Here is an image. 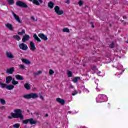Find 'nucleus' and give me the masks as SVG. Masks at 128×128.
<instances>
[{
	"label": "nucleus",
	"instance_id": "1",
	"mask_svg": "<svg viewBox=\"0 0 128 128\" xmlns=\"http://www.w3.org/2000/svg\"><path fill=\"white\" fill-rule=\"evenodd\" d=\"M108 96L104 94H99L96 98V102L102 103L108 102Z\"/></svg>",
	"mask_w": 128,
	"mask_h": 128
},
{
	"label": "nucleus",
	"instance_id": "2",
	"mask_svg": "<svg viewBox=\"0 0 128 128\" xmlns=\"http://www.w3.org/2000/svg\"><path fill=\"white\" fill-rule=\"evenodd\" d=\"M23 98L26 100H31V98H32L33 100H36V98H38L40 96H38V94H36L31 93L28 94L24 95Z\"/></svg>",
	"mask_w": 128,
	"mask_h": 128
},
{
	"label": "nucleus",
	"instance_id": "3",
	"mask_svg": "<svg viewBox=\"0 0 128 128\" xmlns=\"http://www.w3.org/2000/svg\"><path fill=\"white\" fill-rule=\"evenodd\" d=\"M30 122V124H38V121L34 120V118H30L28 120H24L23 124H28Z\"/></svg>",
	"mask_w": 128,
	"mask_h": 128
},
{
	"label": "nucleus",
	"instance_id": "4",
	"mask_svg": "<svg viewBox=\"0 0 128 128\" xmlns=\"http://www.w3.org/2000/svg\"><path fill=\"white\" fill-rule=\"evenodd\" d=\"M16 118H20V120H22L24 118V116L22 115V110H16Z\"/></svg>",
	"mask_w": 128,
	"mask_h": 128
},
{
	"label": "nucleus",
	"instance_id": "5",
	"mask_svg": "<svg viewBox=\"0 0 128 128\" xmlns=\"http://www.w3.org/2000/svg\"><path fill=\"white\" fill-rule=\"evenodd\" d=\"M55 12L58 16H62L64 14V10H60V8L58 6H56L54 8Z\"/></svg>",
	"mask_w": 128,
	"mask_h": 128
},
{
	"label": "nucleus",
	"instance_id": "6",
	"mask_svg": "<svg viewBox=\"0 0 128 128\" xmlns=\"http://www.w3.org/2000/svg\"><path fill=\"white\" fill-rule=\"evenodd\" d=\"M16 4L18 6H20V8H28V4H26V3L22 2H17Z\"/></svg>",
	"mask_w": 128,
	"mask_h": 128
},
{
	"label": "nucleus",
	"instance_id": "7",
	"mask_svg": "<svg viewBox=\"0 0 128 128\" xmlns=\"http://www.w3.org/2000/svg\"><path fill=\"white\" fill-rule=\"evenodd\" d=\"M30 50L32 52H34L35 50H36V44L32 42H30Z\"/></svg>",
	"mask_w": 128,
	"mask_h": 128
},
{
	"label": "nucleus",
	"instance_id": "8",
	"mask_svg": "<svg viewBox=\"0 0 128 128\" xmlns=\"http://www.w3.org/2000/svg\"><path fill=\"white\" fill-rule=\"evenodd\" d=\"M5 26H6V27L7 28H8V30H10L11 32H14V26H12V24L10 23H8L6 24Z\"/></svg>",
	"mask_w": 128,
	"mask_h": 128
},
{
	"label": "nucleus",
	"instance_id": "9",
	"mask_svg": "<svg viewBox=\"0 0 128 128\" xmlns=\"http://www.w3.org/2000/svg\"><path fill=\"white\" fill-rule=\"evenodd\" d=\"M19 46L20 50H28V45L24 44H20Z\"/></svg>",
	"mask_w": 128,
	"mask_h": 128
},
{
	"label": "nucleus",
	"instance_id": "10",
	"mask_svg": "<svg viewBox=\"0 0 128 128\" xmlns=\"http://www.w3.org/2000/svg\"><path fill=\"white\" fill-rule=\"evenodd\" d=\"M6 56L8 58H9V60H12V58H14V56L12 55V54L8 52H6Z\"/></svg>",
	"mask_w": 128,
	"mask_h": 128
},
{
	"label": "nucleus",
	"instance_id": "11",
	"mask_svg": "<svg viewBox=\"0 0 128 128\" xmlns=\"http://www.w3.org/2000/svg\"><path fill=\"white\" fill-rule=\"evenodd\" d=\"M38 36H39V38H42L44 42H46V40H48V37L46 36V35H44V34H39Z\"/></svg>",
	"mask_w": 128,
	"mask_h": 128
},
{
	"label": "nucleus",
	"instance_id": "12",
	"mask_svg": "<svg viewBox=\"0 0 128 128\" xmlns=\"http://www.w3.org/2000/svg\"><path fill=\"white\" fill-rule=\"evenodd\" d=\"M30 35H25L23 36V38L22 39V42H28V40H30Z\"/></svg>",
	"mask_w": 128,
	"mask_h": 128
},
{
	"label": "nucleus",
	"instance_id": "13",
	"mask_svg": "<svg viewBox=\"0 0 128 128\" xmlns=\"http://www.w3.org/2000/svg\"><path fill=\"white\" fill-rule=\"evenodd\" d=\"M56 102L62 104V106H64V104H66V101L64 99H62L60 98H56Z\"/></svg>",
	"mask_w": 128,
	"mask_h": 128
},
{
	"label": "nucleus",
	"instance_id": "14",
	"mask_svg": "<svg viewBox=\"0 0 128 128\" xmlns=\"http://www.w3.org/2000/svg\"><path fill=\"white\" fill-rule=\"evenodd\" d=\"M14 72V68H11L7 69L6 74H12Z\"/></svg>",
	"mask_w": 128,
	"mask_h": 128
},
{
	"label": "nucleus",
	"instance_id": "15",
	"mask_svg": "<svg viewBox=\"0 0 128 128\" xmlns=\"http://www.w3.org/2000/svg\"><path fill=\"white\" fill-rule=\"evenodd\" d=\"M14 78L12 76H8L6 78V84H10V82L12 81Z\"/></svg>",
	"mask_w": 128,
	"mask_h": 128
},
{
	"label": "nucleus",
	"instance_id": "16",
	"mask_svg": "<svg viewBox=\"0 0 128 128\" xmlns=\"http://www.w3.org/2000/svg\"><path fill=\"white\" fill-rule=\"evenodd\" d=\"M42 0H34L33 3L36 6H40V4H42Z\"/></svg>",
	"mask_w": 128,
	"mask_h": 128
},
{
	"label": "nucleus",
	"instance_id": "17",
	"mask_svg": "<svg viewBox=\"0 0 128 128\" xmlns=\"http://www.w3.org/2000/svg\"><path fill=\"white\" fill-rule=\"evenodd\" d=\"M21 60L24 64H27L28 66H30V64H32L30 60L28 59H22Z\"/></svg>",
	"mask_w": 128,
	"mask_h": 128
},
{
	"label": "nucleus",
	"instance_id": "18",
	"mask_svg": "<svg viewBox=\"0 0 128 128\" xmlns=\"http://www.w3.org/2000/svg\"><path fill=\"white\" fill-rule=\"evenodd\" d=\"M33 38L36 42H42V40L38 38V36L36 34H34Z\"/></svg>",
	"mask_w": 128,
	"mask_h": 128
},
{
	"label": "nucleus",
	"instance_id": "19",
	"mask_svg": "<svg viewBox=\"0 0 128 128\" xmlns=\"http://www.w3.org/2000/svg\"><path fill=\"white\" fill-rule=\"evenodd\" d=\"M14 88V85H8L6 87V89L8 90H12Z\"/></svg>",
	"mask_w": 128,
	"mask_h": 128
},
{
	"label": "nucleus",
	"instance_id": "20",
	"mask_svg": "<svg viewBox=\"0 0 128 128\" xmlns=\"http://www.w3.org/2000/svg\"><path fill=\"white\" fill-rule=\"evenodd\" d=\"M48 6L50 8L52 9L54 8V4H53L52 2H50L48 3Z\"/></svg>",
	"mask_w": 128,
	"mask_h": 128
},
{
	"label": "nucleus",
	"instance_id": "21",
	"mask_svg": "<svg viewBox=\"0 0 128 128\" xmlns=\"http://www.w3.org/2000/svg\"><path fill=\"white\" fill-rule=\"evenodd\" d=\"M14 112L15 113H11V116L12 118H16V110H15Z\"/></svg>",
	"mask_w": 128,
	"mask_h": 128
},
{
	"label": "nucleus",
	"instance_id": "22",
	"mask_svg": "<svg viewBox=\"0 0 128 128\" xmlns=\"http://www.w3.org/2000/svg\"><path fill=\"white\" fill-rule=\"evenodd\" d=\"M16 80H24V78L22 76L16 75Z\"/></svg>",
	"mask_w": 128,
	"mask_h": 128
},
{
	"label": "nucleus",
	"instance_id": "23",
	"mask_svg": "<svg viewBox=\"0 0 128 128\" xmlns=\"http://www.w3.org/2000/svg\"><path fill=\"white\" fill-rule=\"evenodd\" d=\"M78 80H80V77L75 78L73 80V82H74V84L78 83Z\"/></svg>",
	"mask_w": 128,
	"mask_h": 128
},
{
	"label": "nucleus",
	"instance_id": "24",
	"mask_svg": "<svg viewBox=\"0 0 128 128\" xmlns=\"http://www.w3.org/2000/svg\"><path fill=\"white\" fill-rule=\"evenodd\" d=\"M24 86H25V88H26V90H30V88H31L30 84H26Z\"/></svg>",
	"mask_w": 128,
	"mask_h": 128
},
{
	"label": "nucleus",
	"instance_id": "25",
	"mask_svg": "<svg viewBox=\"0 0 128 128\" xmlns=\"http://www.w3.org/2000/svg\"><path fill=\"white\" fill-rule=\"evenodd\" d=\"M0 86L2 88H6L7 85L6 84H2V82H0Z\"/></svg>",
	"mask_w": 128,
	"mask_h": 128
},
{
	"label": "nucleus",
	"instance_id": "26",
	"mask_svg": "<svg viewBox=\"0 0 128 128\" xmlns=\"http://www.w3.org/2000/svg\"><path fill=\"white\" fill-rule=\"evenodd\" d=\"M16 21L18 22V24H22V21L20 20V18L18 16H16Z\"/></svg>",
	"mask_w": 128,
	"mask_h": 128
},
{
	"label": "nucleus",
	"instance_id": "27",
	"mask_svg": "<svg viewBox=\"0 0 128 128\" xmlns=\"http://www.w3.org/2000/svg\"><path fill=\"white\" fill-rule=\"evenodd\" d=\"M68 78H72V72L70 71L68 72Z\"/></svg>",
	"mask_w": 128,
	"mask_h": 128
},
{
	"label": "nucleus",
	"instance_id": "28",
	"mask_svg": "<svg viewBox=\"0 0 128 128\" xmlns=\"http://www.w3.org/2000/svg\"><path fill=\"white\" fill-rule=\"evenodd\" d=\"M26 34V30H22V32H20L18 33V36H24V34Z\"/></svg>",
	"mask_w": 128,
	"mask_h": 128
},
{
	"label": "nucleus",
	"instance_id": "29",
	"mask_svg": "<svg viewBox=\"0 0 128 128\" xmlns=\"http://www.w3.org/2000/svg\"><path fill=\"white\" fill-rule=\"evenodd\" d=\"M8 2L10 6H12V4H14V0H8Z\"/></svg>",
	"mask_w": 128,
	"mask_h": 128
},
{
	"label": "nucleus",
	"instance_id": "30",
	"mask_svg": "<svg viewBox=\"0 0 128 128\" xmlns=\"http://www.w3.org/2000/svg\"><path fill=\"white\" fill-rule=\"evenodd\" d=\"M62 32H68V34H70V30L68 28H66L63 29Z\"/></svg>",
	"mask_w": 128,
	"mask_h": 128
},
{
	"label": "nucleus",
	"instance_id": "31",
	"mask_svg": "<svg viewBox=\"0 0 128 128\" xmlns=\"http://www.w3.org/2000/svg\"><path fill=\"white\" fill-rule=\"evenodd\" d=\"M0 102L2 104H3V105L6 104V102L2 98L0 99Z\"/></svg>",
	"mask_w": 128,
	"mask_h": 128
},
{
	"label": "nucleus",
	"instance_id": "32",
	"mask_svg": "<svg viewBox=\"0 0 128 128\" xmlns=\"http://www.w3.org/2000/svg\"><path fill=\"white\" fill-rule=\"evenodd\" d=\"M20 70H26V66L24 65L21 64L20 66Z\"/></svg>",
	"mask_w": 128,
	"mask_h": 128
},
{
	"label": "nucleus",
	"instance_id": "33",
	"mask_svg": "<svg viewBox=\"0 0 128 128\" xmlns=\"http://www.w3.org/2000/svg\"><path fill=\"white\" fill-rule=\"evenodd\" d=\"M42 74V71H39L37 73H34V76H39V74Z\"/></svg>",
	"mask_w": 128,
	"mask_h": 128
},
{
	"label": "nucleus",
	"instance_id": "34",
	"mask_svg": "<svg viewBox=\"0 0 128 128\" xmlns=\"http://www.w3.org/2000/svg\"><path fill=\"white\" fill-rule=\"evenodd\" d=\"M49 74L50 76H52L54 74V71L52 70H50L49 71Z\"/></svg>",
	"mask_w": 128,
	"mask_h": 128
},
{
	"label": "nucleus",
	"instance_id": "35",
	"mask_svg": "<svg viewBox=\"0 0 128 128\" xmlns=\"http://www.w3.org/2000/svg\"><path fill=\"white\" fill-rule=\"evenodd\" d=\"M82 88L84 92H90V91L88 90V89L86 88V87H84V86L82 87Z\"/></svg>",
	"mask_w": 128,
	"mask_h": 128
},
{
	"label": "nucleus",
	"instance_id": "36",
	"mask_svg": "<svg viewBox=\"0 0 128 128\" xmlns=\"http://www.w3.org/2000/svg\"><path fill=\"white\" fill-rule=\"evenodd\" d=\"M12 84H13V86H16V81L14 78L12 80Z\"/></svg>",
	"mask_w": 128,
	"mask_h": 128
},
{
	"label": "nucleus",
	"instance_id": "37",
	"mask_svg": "<svg viewBox=\"0 0 128 128\" xmlns=\"http://www.w3.org/2000/svg\"><path fill=\"white\" fill-rule=\"evenodd\" d=\"M78 4L80 6H82V4H84V2L82 0H80L78 2Z\"/></svg>",
	"mask_w": 128,
	"mask_h": 128
},
{
	"label": "nucleus",
	"instance_id": "38",
	"mask_svg": "<svg viewBox=\"0 0 128 128\" xmlns=\"http://www.w3.org/2000/svg\"><path fill=\"white\" fill-rule=\"evenodd\" d=\"M114 43L112 42L110 44V48H114Z\"/></svg>",
	"mask_w": 128,
	"mask_h": 128
},
{
	"label": "nucleus",
	"instance_id": "39",
	"mask_svg": "<svg viewBox=\"0 0 128 128\" xmlns=\"http://www.w3.org/2000/svg\"><path fill=\"white\" fill-rule=\"evenodd\" d=\"M78 94V91H74L73 93H72V96H74Z\"/></svg>",
	"mask_w": 128,
	"mask_h": 128
},
{
	"label": "nucleus",
	"instance_id": "40",
	"mask_svg": "<svg viewBox=\"0 0 128 128\" xmlns=\"http://www.w3.org/2000/svg\"><path fill=\"white\" fill-rule=\"evenodd\" d=\"M0 110H6V106H2L0 107Z\"/></svg>",
	"mask_w": 128,
	"mask_h": 128
},
{
	"label": "nucleus",
	"instance_id": "41",
	"mask_svg": "<svg viewBox=\"0 0 128 128\" xmlns=\"http://www.w3.org/2000/svg\"><path fill=\"white\" fill-rule=\"evenodd\" d=\"M12 14L14 16V18H16V14H14V12H12Z\"/></svg>",
	"mask_w": 128,
	"mask_h": 128
},
{
	"label": "nucleus",
	"instance_id": "42",
	"mask_svg": "<svg viewBox=\"0 0 128 128\" xmlns=\"http://www.w3.org/2000/svg\"><path fill=\"white\" fill-rule=\"evenodd\" d=\"M65 4H70V0H67Z\"/></svg>",
	"mask_w": 128,
	"mask_h": 128
},
{
	"label": "nucleus",
	"instance_id": "43",
	"mask_svg": "<svg viewBox=\"0 0 128 128\" xmlns=\"http://www.w3.org/2000/svg\"><path fill=\"white\" fill-rule=\"evenodd\" d=\"M20 37H19L18 36H16V40L20 42Z\"/></svg>",
	"mask_w": 128,
	"mask_h": 128
},
{
	"label": "nucleus",
	"instance_id": "44",
	"mask_svg": "<svg viewBox=\"0 0 128 128\" xmlns=\"http://www.w3.org/2000/svg\"><path fill=\"white\" fill-rule=\"evenodd\" d=\"M92 70H96V66H93L92 67Z\"/></svg>",
	"mask_w": 128,
	"mask_h": 128
},
{
	"label": "nucleus",
	"instance_id": "45",
	"mask_svg": "<svg viewBox=\"0 0 128 128\" xmlns=\"http://www.w3.org/2000/svg\"><path fill=\"white\" fill-rule=\"evenodd\" d=\"M100 74H102V72L100 71H98L97 72V74H98V76H100Z\"/></svg>",
	"mask_w": 128,
	"mask_h": 128
},
{
	"label": "nucleus",
	"instance_id": "46",
	"mask_svg": "<svg viewBox=\"0 0 128 128\" xmlns=\"http://www.w3.org/2000/svg\"><path fill=\"white\" fill-rule=\"evenodd\" d=\"M120 68H118V70H122V68H124V66H122L120 65Z\"/></svg>",
	"mask_w": 128,
	"mask_h": 128
},
{
	"label": "nucleus",
	"instance_id": "47",
	"mask_svg": "<svg viewBox=\"0 0 128 128\" xmlns=\"http://www.w3.org/2000/svg\"><path fill=\"white\" fill-rule=\"evenodd\" d=\"M40 98H41V100H44V96H40Z\"/></svg>",
	"mask_w": 128,
	"mask_h": 128
},
{
	"label": "nucleus",
	"instance_id": "48",
	"mask_svg": "<svg viewBox=\"0 0 128 128\" xmlns=\"http://www.w3.org/2000/svg\"><path fill=\"white\" fill-rule=\"evenodd\" d=\"M8 118H9V120H12V117L10 116H8Z\"/></svg>",
	"mask_w": 128,
	"mask_h": 128
},
{
	"label": "nucleus",
	"instance_id": "49",
	"mask_svg": "<svg viewBox=\"0 0 128 128\" xmlns=\"http://www.w3.org/2000/svg\"><path fill=\"white\" fill-rule=\"evenodd\" d=\"M31 20H35L34 17H32Z\"/></svg>",
	"mask_w": 128,
	"mask_h": 128
},
{
	"label": "nucleus",
	"instance_id": "50",
	"mask_svg": "<svg viewBox=\"0 0 128 128\" xmlns=\"http://www.w3.org/2000/svg\"><path fill=\"white\" fill-rule=\"evenodd\" d=\"M20 128V125L19 124H16V128Z\"/></svg>",
	"mask_w": 128,
	"mask_h": 128
},
{
	"label": "nucleus",
	"instance_id": "51",
	"mask_svg": "<svg viewBox=\"0 0 128 128\" xmlns=\"http://www.w3.org/2000/svg\"><path fill=\"white\" fill-rule=\"evenodd\" d=\"M14 38L15 40H16V36H14Z\"/></svg>",
	"mask_w": 128,
	"mask_h": 128
},
{
	"label": "nucleus",
	"instance_id": "52",
	"mask_svg": "<svg viewBox=\"0 0 128 128\" xmlns=\"http://www.w3.org/2000/svg\"><path fill=\"white\" fill-rule=\"evenodd\" d=\"M70 88H74V86L72 85H71Z\"/></svg>",
	"mask_w": 128,
	"mask_h": 128
},
{
	"label": "nucleus",
	"instance_id": "53",
	"mask_svg": "<svg viewBox=\"0 0 128 128\" xmlns=\"http://www.w3.org/2000/svg\"><path fill=\"white\" fill-rule=\"evenodd\" d=\"M13 126L14 128H16V124H14Z\"/></svg>",
	"mask_w": 128,
	"mask_h": 128
},
{
	"label": "nucleus",
	"instance_id": "54",
	"mask_svg": "<svg viewBox=\"0 0 128 128\" xmlns=\"http://www.w3.org/2000/svg\"><path fill=\"white\" fill-rule=\"evenodd\" d=\"M96 90H97V92H100V89L97 88H96Z\"/></svg>",
	"mask_w": 128,
	"mask_h": 128
},
{
	"label": "nucleus",
	"instance_id": "55",
	"mask_svg": "<svg viewBox=\"0 0 128 128\" xmlns=\"http://www.w3.org/2000/svg\"><path fill=\"white\" fill-rule=\"evenodd\" d=\"M46 118H48V114H46V116H45Z\"/></svg>",
	"mask_w": 128,
	"mask_h": 128
},
{
	"label": "nucleus",
	"instance_id": "56",
	"mask_svg": "<svg viewBox=\"0 0 128 128\" xmlns=\"http://www.w3.org/2000/svg\"><path fill=\"white\" fill-rule=\"evenodd\" d=\"M68 114H72V111H70V112H68Z\"/></svg>",
	"mask_w": 128,
	"mask_h": 128
},
{
	"label": "nucleus",
	"instance_id": "57",
	"mask_svg": "<svg viewBox=\"0 0 128 128\" xmlns=\"http://www.w3.org/2000/svg\"><path fill=\"white\" fill-rule=\"evenodd\" d=\"M30 2H34V0H29Z\"/></svg>",
	"mask_w": 128,
	"mask_h": 128
},
{
	"label": "nucleus",
	"instance_id": "58",
	"mask_svg": "<svg viewBox=\"0 0 128 128\" xmlns=\"http://www.w3.org/2000/svg\"><path fill=\"white\" fill-rule=\"evenodd\" d=\"M119 76H120V74H122V73H120V74H118Z\"/></svg>",
	"mask_w": 128,
	"mask_h": 128
},
{
	"label": "nucleus",
	"instance_id": "59",
	"mask_svg": "<svg viewBox=\"0 0 128 128\" xmlns=\"http://www.w3.org/2000/svg\"><path fill=\"white\" fill-rule=\"evenodd\" d=\"M16 84H18V82H16Z\"/></svg>",
	"mask_w": 128,
	"mask_h": 128
},
{
	"label": "nucleus",
	"instance_id": "60",
	"mask_svg": "<svg viewBox=\"0 0 128 128\" xmlns=\"http://www.w3.org/2000/svg\"><path fill=\"white\" fill-rule=\"evenodd\" d=\"M92 28H94V26H92Z\"/></svg>",
	"mask_w": 128,
	"mask_h": 128
},
{
	"label": "nucleus",
	"instance_id": "61",
	"mask_svg": "<svg viewBox=\"0 0 128 128\" xmlns=\"http://www.w3.org/2000/svg\"><path fill=\"white\" fill-rule=\"evenodd\" d=\"M96 82H98V80H96Z\"/></svg>",
	"mask_w": 128,
	"mask_h": 128
},
{
	"label": "nucleus",
	"instance_id": "62",
	"mask_svg": "<svg viewBox=\"0 0 128 128\" xmlns=\"http://www.w3.org/2000/svg\"><path fill=\"white\" fill-rule=\"evenodd\" d=\"M97 86H98V84H97Z\"/></svg>",
	"mask_w": 128,
	"mask_h": 128
},
{
	"label": "nucleus",
	"instance_id": "63",
	"mask_svg": "<svg viewBox=\"0 0 128 128\" xmlns=\"http://www.w3.org/2000/svg\"><path fill=\"white\" fill-rule=\"evenodd\" d=\"M15 77H16V76H15Z\"/></svg>",
	"mask_w": 128,
	"mask_h": 128
}]
</instances>
